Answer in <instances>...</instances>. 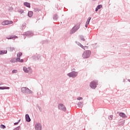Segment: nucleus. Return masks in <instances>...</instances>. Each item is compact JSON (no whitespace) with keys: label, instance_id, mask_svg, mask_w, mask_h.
I'll return each mask as SVG.
<instances>
[{"label":"nucleus","instance_id":"1","mask_svg":"<svg viewBox=\"0 0 130 130\" xmlns=\"http://www.w3.org/2000/svg\"><path fill=\"white\" fill-rule=\"evenodd\" d=\"M80 27H81V24H77L74 26L72 29L70 31V34H74V33H76L79 29H80Z\"/></svg>","mask_w":130,"mask_h":130},{"label":"nucleus","instance_id":"2","mask_svg":"<svg viewBox=\"0 0 130 130\" xmlns=\"http://www.w3.org/2000/svg\"><path fill=\"white\" fill-rule=\"evenodd\" d=\"M90 55H91V51L86 50L83 52L82 54V57H83V58H88V57H90Z\"/></svg>","mask_w":130,"mask_h":130},{"label":"nucleus","instance_id":"3","mask_svg":"<svg viewBox=\"0 0 130 130\" xmlns=\"http://www.w3.org/2000/svg\"><path fill=\"white\" fill-rule=\"evenodd\" d=\"M21 92L26 94H32V91L27 87H22Z\"/></svg>","mask_w":130,"mask_h":130},{"label":"nucleus","instance_id":"4","mask_svg":"<svg viewBox=\"0 0 130 130\" xmlns=\"http://www.w3.org/2000/svg\"><path fill=\"white\" fill-rule=\"evenodd\" d=\"M67 76H68V77H69V78H75L78 76V72H75V71H72V72L68 73L67 74Z\"/></svg>","mask_w":130,"mask_h":130},{"label":"nucleus","instance_id":"5","mask_svg":"<svg viewBox=\"0 0 130 130\" xmlns=\"http://www.w3.org/2000/svg\"><path fill=\"white\" fill-rule=\"evenodd\" d=\"M58 108L59 110H61L64 112H66V111H67V108L66 107V106H64V105L62 104H59L58 105Z\"/></svg>","mask_w":130,"mask_h":130},{"label":"nucleus","instance_id":"6","mask_svg":"<svg viewBox=\"0 0 130 130\" xmlns=\"http://www.w3.org/2000/svg\"><path fill=\"white\" fill-rule=\"evenodd\" d=\"M97 85H98V82L97 81H93L90 82V87L92 89H96Z\"/></svg>","mask_w":130,"mask_h":130},{"label":"nucleus","instance_id":"7","mask_svg":"<svg viewBox=\"0 0 130 130\" xmlns=\"http://www.w3.org/2000/svg\"><path fill=\"white\" fill-rule=\"evenodd\" d=\"M23 70L24 71V73H28V74H32V69L30 67H28L27 68L25 67L23 68Z\"/></svg>","mask_w":130,"mask_h":130},{"label":"nucleus","instance_id":"8","mask_svg":"<svg viewBox=\"0 0 130 130\" xmlns=\"http://www.w3.org/2000/svg\"><path fill=\"white\" fill-rule=\"evenodd\" d=\"M42 128V126H41V124L40 123H37L35 124V129L36 130H41Z\"/></svg>","mask_w":130,"mask_h":130},{"label":"nucleus","instance_id":"9","mask_svg":"<svg viewBox=\"0 0 130 130\" xmlns=\"http://www.w3.org/2000/svg\"><path fill=\"white\" fill-rule=\"evenodd\" d=\"M10 24H13V21H9V20H6L5 21H3L2 22V25H9Z\"/></svg>","mask_w":130,"mask_h":130},{"label":"nucleus","instance_id":"10","mask_svg":"<svg viewBox=\"0 0 130 130\" xmlns=\"http://www.w3.org/2000/svg\"><path fill=\"white\" fill-rule=\"evenodd\" d=\"M40 57V55H34L32 56V59H34V60H39Z\"/></svg>","mask_w":130,"mask_h":130},{"label":"nucleus","instance_id":"11","mask_svg":"<svg viewBox=\"0 0 130 130\" xmlns=\"http://www.w3.org/2000/svg\"><path fill=\"white\" fill-rule=\"evenodd\" d=\"M22 52H19L17 54V58L16 59V62H17L18 61H19V60H20V57H21V56H22Z\"/></svg>","mask_w":130,"mask_h":130},{"label":"nucleus","instance_id":"12","mask_svg":"<svg viewBox=\"0 0 130 130\" xmlns=\"http://www.w3.org/2000/svg\"><path fill=\"white\" fill-rule=\"evenodd\" d=\"M25 119L27 122H30V121H31V118H30V116H29V114H26L25 115Z\"/></svg>","mask_w":130,"mask_h":130},{"label":"nucleus","instance_id":"13","mask_svg":"<svg viewBox=\"0 0 130 130\" xmlns=\"http://www.w3.org/2000/svg\"><path fill=\"white\" fill-rule=\"evenodd\" d=\"M24 36H33V33L31 31H27L23 34Z\"/></svg>","mask_w":130,"mask_h":130},{"label":"nucleus","instance_id":"14","mask_svg":"<svg viewBox=\"0 0 130 130\" xmlns=\"http://www.w3.org/2000/svg\"><path fill=\"white\" fill-rule=\"evenodd\" d=\"M76 43H77V44H78V45L79 46H80V47H81V48H83V49H84V50H85V48H86H86H88V46H83V45H82L81 43H78V42H76Z\"/></svg>","mask_w":130,"mask_h":130},{"label":"nucleus","instance_id":"15","mask_svg":"<svg viewBox=\"0 0 130 130\" xmlns=\"http://www.w3.org/2000/svg\"><path fill=\"white\" fill-rule=\"evenodd\" d=\"M77 105L79 107H80V108H82L84 106V103L83 102H78L77 104Z\"/></svg>","mask_w":130,"mask_h":130},{"label":"nucleus","instance_id":"16","mask_svg":"<svg viewBox=\"0 0 130 130\" xmlns=\"http://www.w3.org/2000/svg\"><path fill=\"white\" fill-rule=\"evenodd\" d=\"M119 116H120L121 117H122V118H124L125 117H126V115H125V114H124V113H120L119 114Z\"/></svg>","mask_w":130,"mask_h":130},{"label":"nucleus","instance_id":"17","mask_svg":"<svg viewBox=\"0 0 130 130\" xmlns=\"http://www.w3.org/2000/svg\"><path fill=\"white\" fill-rule=\"evenodd\" d=\"M24 5L25 7H27V8H31V6H30V3H29L25 2V3H24Z\"/></svg>","mask_w":130,"mask_h":130},{"label":"nucleus","instance_id":"18","mask_svg":"<svg viewBox=\"0 0 130 130\" xmlns=\"http://www.w3.org/2000/svg\"><path fill=\"white\" fill-rule=\"evenodd\" d=\"M27 15L29 18H31V17H32V16H33V12L29 11Z\"/></svg>","mask_w":130,"mask_h":130},{"label":"nucleus","instance_id":"19","mask_svg":"<svg viewBox=\"0 0 130 130\" xmlns=\"http://www.w3.org/2000/svg\"><path fill=\"white\" fill-rule=\"evenodd\" d=\"M8 49L9 51L13 52V51H14V50H15V48L10 47L8 48Z\"/></svg>","mask_w":130,"mask_h":130},{"label":"nucleus","instance_id":"20","mask_svg":"<svg viewBox=\"0 0 130 130\" xmlns=\"http://www.w3.org/2000/svg\"><path fill=\"white\" fill-rule=\"evenodd\" d=\"M53 20H55V21H56V20L58 19V16H57V15L56 14L54 15L53 17Z\"/></svg>","mask_w":130,"mask_h":130},{"label":"nucleus","instance_id":"21","mask_svg":"<svg viewBox=\"0 0 130 130\" xmlns=\"http://www.w3.org/2000/svg\"><path fill=\"white\" fill-rule=\"evenodd\" d=\"M18 38V37L12 36L10 37H7V39H14V38Z\"/></svg>","mask_w":130,"mask_h":130},{"label":"nucleus","instance_id":"22","mask_svg":"<svg viewBox=\"0 0 130 130\" xmlns=\"http://www.w3.org/2000/svg\"><path fill=\"white\" fill-rule=\"evenodd\" d=\"M10 89L9 87H0V90H5V89Z\"/></svg>","mask_w":130,"mask_h":130},{"label":"nucleus","instance_id":"23","mask_svg":"<svg viewBox=\"0 0 130 130\" xmlns=\"http://www.w3.org/2000/svg\"><path fill=\"white\" fill-rule=\"evenodd\" d=\"M79 37L80 39H81V40H82V41H85V38H84V36H79Z\"/></svg>","mask_w":130,"mask_h":130},{"label":"nucleus","instance_id":"24","mask_svg":"<svg viewBox=\"0 0 130 130\" xmlns=\"http://www.w3.org/2000/svg\"><path fill=\"white\" fill-rule=\"evenodd\" d=\"M91 17H89L87 20V21H86V24H89L90 23V21H91Z\"/></svg>","mask_w":130,"mask_h":130},{"label":"nucleus","instance_id":"25","mask_svg":"<svg viewBox=\"0 0 130 130\" xmlns=\"http://www.w3.org/2000/svg\"><path fill=\"white\" fill-rule=\"evenodd\" d=\"M34 12H40V10L38 8H34Z\"/></svg>","mask_w":130,"mask_h":130},{"label":"nucleus","instance_id":"26","mask_svg":"<svg viewBox=\"0 0 130 130\" xmlns=\"http://www.w3.org/2000/svg\"><path fill=\"white\" fill-rule=\"evenodd\" d=\"M0 127L1 128H3V129H5V128H6V125L2 124L0 125Z\"/></svg>","mask_w":130,"mask_h":130},{"label":"nucleus","instance_id":"27","mask_svg":"<svg viewBox=\"0 0 130 130\" xmlns=\"http://www.w3.org/2000/svg\"><path fill=\"white\" fill-rule=\"evenodd\" d=\"M18 73V70H14L12 71V74H17Z\"/></svg>","mask_w":130,"mask_h":130},{"label":"nucleus","instance_id":"28","mask_svg":"<svg viewBox=\"0 0 130 130\" xmlns=\"http://www.w3.org/2000/svg\"><path fill=\"white\" fill-rule=\"evenodd\" d=\"M112 117H113V115H110L109 116V119L110 120H112Z\"/></svg>","mask_w":130,"mask_h":130},{"label":"nucleus","instance_id":"29","mask_svg":"<svg viewBox=\"0 0 130 130\" xmlns=\"http://www.w3.org/2000/svg\"><path fill=\"white\" fill-rule=\"evenodd\" d=\"M14 130H21V127H20V126L17 127L16 128H15Z\"/></svg>","mask_w":130,"mask_h":130},{"label":"nucleus","instance_id":"30","mask_svg":"<svg viewBox=\"0 0 130 130\" xmlns=\"http://www.w3.org/2000/svg\"><path fill=\"white\" fill-rule=\"evenodd\" d=\"M7 53H8V51H7V50L3 51V54H6Z\"/></svg>","mask_w":130,"mask_h":130},{"label":"nucleus","instance_id":"31","mask_svg":"<svg viewBox=\"0 0 130 130\" xmlns=\"http://www.w3.org/2000/svg\"><path fill=\"white\" fill-rule=\"evenodd\" d=\"M11 61L12 62H16V59H15V58L12 59L11 60Z\"/></svg>","mask_w":130,"mask_h":130},{"label":"nucleus","instance_id":"32","mask_svg":"<svg viewBox=\"0 0 130 130\" xmlns=\"http://www.w3.org/2000/svg\"><path fill=\"white\" fill-rule=\"evenodd\" d=\"M96 8H98L99 10H100V9L102 8V5H98Z\"/></svg>","mask_w":130,"mask_h":130},{"label":"nucleus","instance_id":"33","mask_svg":"<svg viewBox=\"0 0 130 130\" xmlns=\"http://www.w3.org/2000/svg\"><path fill=\"white\" fill-rule=\"evenodd\" d=\"M20 121H21L20 119L19 120L18 122L14 123V125H17V124H18L19 122H20Z\"/></svg>","mask_w":130,"mask_h":130},{"label":"nucleus","instance_id":"34","mask_svg":"<svg viewBox=\"0 0 130 130\" xmlns=\"http://www.w3.org/2000/svg\"><path fill=\"white\" fill-rule=\"evenodd\" d=\"M77 100H83V98H82V97H78L77 98Z\"/></svg>","mask_w":130,"mask_h":130},{"label":"nucleus","instance_id":"35","mask_svg":"<svg viewBox=\"0 0 130 130\" xmlns=\"http://www.w3.org/2000/svg\"><path fill=\"white\" fill-rule=\"evenodd\" d=\"M17 61H19V62H23V61H24V60L21 59L20 58H19V60Z\"/></svg>","mask_w":130,"mask_h":130},{"label":"nucleus","instance_id":"36","mask_svg":"<svg viewBox=\"0 0 130 130\" xmlns=\"http://www.w3.org/2000/svg\"><path fill=\"white\" fill-rule=\"evenodd\" d=\"M20 14H22V13H24V10H20Z\"/></svg>","mask_w":130,"mask_h":130},{"label":"nucleus","instance_id":"37","mask_svg":"<svg viewBox=\"0 0 130 130\" xmlns=\"http://www.w3.org/2000/svg\"><path fill=\"white\" fill-rule=\"evenodd\" d=\"M38 109H39V110L40 111H41V107H40V106H38Z\"/></svg>","mask_w":130,"mask_h":130},{"label":"nucleus","instance_id":"38","mask_svg":"<svg viewBox=\"0 0 130 130\" xmlns=\"http://www.w3.org/2000/svg\"><path fill=\"white\" fill-rule=\"evenodd\" d=\"M88 25H89V24L86 23V24H85L86 28H88Z\"/></svg>","mask_w":130,"mask_h":130},{"label":"nucleus","instance_id":"39","mask_svg":"<svg viewBox=\"0 0 130 130\" xmlns=\"http://www.w3.org/2000/svg\"><path fill=\"white\" fill-rule=\"evenodd\" d=\"M98 10H99L98 7L95 8V12H98Z\"/></svg>","mask_w":130,"mask_h":130},{"label":"nucleus","instance_id":"40","mask_svg":"<svg viewBox=\"0 0 130 130\" xmlns=\"http://www.w3.org/2000/svg\"><path fill=\"white\" fill-rule=\"evenodd\" d=\"M13 10V8L10 7L9 9V11H12Z\"/></svg>","mask_w":130,"mask_h":130},{"label":"nucleus","instance_id":"41","mask_svg":"<svg viewBox=\"0 0 130 130\" xmlns=\"http://www.w3.org/2000/svg\"><path fill=\"white\" fill-rule=\"evenodd\" d=\"M24 26H25V24H22V26H21V28H22V29H23V28H24Z\"/></svg>","mask_w":130,"mask_h":130},{"label":"nucleus","instance_id":"42","mask_svg":"<svg viewBox=\"0 0 130 130\" xmlns=\"http://www.w3.org/2000/svg\"><path fill=\"white\" fill-rule=\"evenodd\" d=\"M3 54V51H0V55Z\"/></svg>","mask_w":130,"mask_h":130},{"label":"nucleus","instance_id":"43","mask_svg":"<svg viewBox=\"0 0 130 130\" xmlns=\"http://www.w3.org/2000/svg\"><path fill=\"white\" fill-rule=\"evenodd\" d=\"M128 82H129L130 83V79H128Z\"/></svg>","mask_w":130,"mask_h":130},{"label":"nucleus","instance_id":"44","mask_svg":"<svg viewBox=\"0 0 130 130\" xmlns=\"http://www.w3.org/2000/svg\"><path fill=\"white\" fill-rule=\"evenodd\" d=\"M93 2H95V1H97V0H92Z\"/></svg>","mask_w":130,"mask_h":130}]
</instances>
